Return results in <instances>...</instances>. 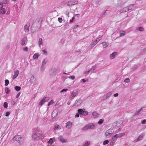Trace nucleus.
Masks as SVG:
<instances>
[{"mask_svg":"<svg viewBox=\"0 0 146 146\" xmlns=\"http://www.w3.org/2000/svg\"><path fill=\"white\" fill-rule=\"evenodd\" d=\"M6 11H7V13H8L7 14H9L10 11L9 9V8H8V9H7Z\"/></svg>","mask_w":146,"mask_h":146,"instance_id":"nucleus-62","label":"nucleus"},{"mask_svg":"<svg viewBox=\"0 0 146 146\" xmlns=\"http://www.w3.org/2000/svg\"><path fill=\"white\" fill-rule=\"evenodd\" d=\"M117 124V121H116L114 122L113 124V126H115L116 127V125Z\"/></svg>","mask_w":146,"mask_h":146,"instance_id":"nucleus-50","label":"nucleus"},{"mask_svg":"<svg viewBox=\"0 0 146 146\" xmlns=\"http://www.w3.org/2000/svg\"><path fill=\"white\" fill-rule=\"evenodd\" d=\"M4 107L5 108H6L8 107V104L6 102H5L3 104Z\"/></svg>","mask_w":146,"mask_h":146,"instance_id":"nucleus-43","label":"nucleus"},{"mask_svg":"<svg viewBox=\"0 0 146 146\" xmlns=\"http://www.w3.org/2000/svg\"><path fill=\"white\" fill-rule=\"evenodd\" d=\"M78 94V92L77 91H73L71 93V96L72 97H74L77 95Z\"/></svg>","mask_w":146,"mask_h":146,"instance_id":"nucleus-17","label":"nucleus"},{"mask_svg":"<svg viewBox=\"0 0 146 146\" xmlns=\"http://www.w3.org/2000/svg\"><path fill=\"white\" fill-rule=\"evenodd\" d=\"M68 90V89H64L60 91V93H61L63 92H66Z\"/></svg>","mask_w":146,"mask_h":146,"instance_id":"nucleus-45","label":"nucleus"},{"mask_svg":"<svg viewBox=\"0 0 146 146\" xmlns=\"http://www.w3.org/2000/svg\"><path fill=\"white\" fill-rule=\"evenodd\" d=\"M54 102L53 100H51L50 102H48V106H49L51 105Z\"/></svg>","mask_w":146,"mask_h":146,"instance_id":"nucleus-39","label":"nucleus"},{"mask_svg":"<svg viewBox=\"0 0 146 146\" xmlns=\"http://www.w3.org/2000/svg\"><path fill=\"white\" fill-rule=\"evenodd\" d=\"M125 33L124 31H122L120 32V36H124L125 35Z\"/></svg>","mask_w":146,"mask_h":146,"instance_id":"nucleus-32","label":"nucleus"},{"mask_svg":"<svg viewBox=\"0 0 146 146\" xmlns=\"http://www.w3.org/2000/svg\"><path fill=\"white\" fill-rule=\"evenodd\" d=\"M48 145L50 146L53 143V140L52 138H50L49 141L48 142Z\"/></svg>","mask_w":146,"mask_h":146,"instance_id":"nucleus-25","label":"nucleus"},{"mask_svg":"<svg viewBox=\"0 0 146 146\" xmlns=\"http://www.w3.org/2000/svg\"><path fill=\"white\" fill-rule=\"evenodd\" d=\"M79 114H80L79 113H77L75 115V117H79Z\"/></svg>","mask_w":146,"mask_h":146,"instance_id":"nucleus-59","label":"nucleus"},{"mask_svg":"<svg viewBox=\"0 0 146 146\" xmlns=\"http://www.w3.org/2000/svg\"><path fill=\"white\" fill-rule=\"evenodd\" d=\"M68 78L72 80H74L75 78V77L74 76H69Z\"/></svg>","mask_w":146,"mask_h":146,"instance_id":"nucleus-53","label":"nucleus"},{"mask_svg":"<svg viewBox=\"0 0 146 146\" xmlns=\"http://www.w3.org/2000/svg\"><path fill=\"white\" fill-rule=\"evenodd\" d=\"M49 99V98L48 97H44L43 99L41 100V101L39 103V105L42 106L44 102H47Z\"/></svg>","mask_w":146,"mask_h":146,"instance_id":"nucleus-7","label":"nucleus"},{"mask_svg":"<svg viewBox=\"0 0 146 146\" xmlns=\"http://www.w3.org/2000/svg\"><path fill=\"white\" fill-rule=\"evenodd\" d=\"M97 42H96V41H95L93 42L92 43V44H91V47H94L95 45L97 43Z\"/></svg>","mask_w":146,"mask_h":146,"instance_id":"nucleus-28","label":"nucleus"},{"mask_svg":"<svg viewBox=\"0 0 146 146\" xmlns=\"http://www.w3.org/2000/svg\"><path fill=\"white\" fill-rule=\"evenodd\" d=\"M122 123H123L121 122V123H120L119 121H117V124L116 125V127H120Z\"/></svg>","mask_w":146,"mask_h":146,"instance_id":"nucleus-36","label":"nucleus"},{"mask_svg":"<svg viewBox=\"0 0 146 146\" xmlns=\"http://www.w3.org/2000/svg\"><path fill=\"white\" fill-rule=\"evenodd\" d=\"M27 40V38L26 37H24L22 40V41L25 42Z\"/></svg>","mask_w":146,"mask_h":146,"instance_id":"nucleus-64","label":"nucleus"},{"mask_svg":"<svg viewBox=\"0 0 146 146\" xmlns=\"http://www.w3.org/2000/svg\"><path fill=\"white\" fill-rule=\"evenodd\" d=\"M19 73V71L18 70H17L15 72V74L13 75V79H15L18 76Z\"/></svg>","mask_w":146,"mask_h":146,"instance_id":"nucleus-16","label":"nucleus"},{"mask_svg":"<svg viewBox=\"0 0 146 146\" xmlns=\"http://www.w3.org/2000/svg\"><path fill=\"white\" fill-rule=\"evenodd\" d=\"M13 139L15 141H17L20 143L22 142L23 140L22 137L18 135H15Z\"/></svg>","mask_w":146,"mask_h":146,"instance_id":"nucleus-5","label":"nucleus"},{"mask_svg":"<svg viewBox=\"0 0 146 146\" xmlns=\"http://www.w3.org/2000/svg\"><path fill=\"white\" fill-rule=\"evenodd\" d=\"M90 143V141H87L85 142V143L84 144L83 146H88Z\"/></svg>","mask_w":146,"mask_h":146,"instance_id":"nucleus-34","label":"nucleus"},{"mask_svg":"<svg viewBox=\"0 0 146 146\" xmlns=\"http://www.w3.org/2000/svg\"><path fill=\"white\" fill-rule=\"evenodd\" d=\"M10 114V112L9 111L7 112L5 114V116L7 117Z\"/></svg>","mask_w":146,"mask_h":146,"instance_id":"nucleus-54","label":"nucleus"},{"mask_svg":"<svg viewBox=\"0 0 146 146\" xmlns=\"http://www.w3.org/2000/svg\"><path fill=\"white\" fill-rule=\"evenodd\" d=\"M25 44V42L21 40V44L22 45H24Z\"/></svg>","mask_w":146,"mask_h":146,"instance_id":"nucleus-60","label":"nucleus"},{"mask_svg":"<svg viewBox=\"0 0 146 146\" xmlns=\"http://www.w3.org/2000/svg\"><path fill=\"white\" fill-rule=\"evenodd\" d=\"M80 103V100H76L75 102V104H76V106H78L79 105Z\"/></svg>","mask_w":146,"mask_h":146,"instance_id":"nucleus-27","label":"nucleus"},{"mask_svg":"<svg viewBox=\"0 0 146 146\" xmlns=\"http://www.w3.org/2000/svg\"><path fill=\"white\" fill-rule=\"evenodd\" d=\"M35 80V78L34 76H32L31 77L29 81L31 84L33 83Z\"/></svg>","mask_w":146,"mask_h":146,"instance_id":"nucleus-19","label":"nucleus"},{"mask_svg":"<svg viewBox=\"0 0 146 146\" xmlns=\"http://www.w3.org/2000/svg\"><path fill=\"white\" fill-rule=\"evenodd\" d=\"M57 72V70L55 68H52L51 69L50 72V74L52 75H55Z\"/></svg>","mask_w":146,"mask_h":146,"instance_id":"nucleus-9","label":"nucleus"},{"mask_svg":"<svg viewBox=\"0 0 146 146\" xmlns=\"http://www.w3.org/2000/svg\"><path fill=\"white\" fill-rule=\"evenodd\" d=\"M15 89L17 91H18L20 90L21 88L20 87L16 86L15 87Z\"/></svg>","mask_w":146,"mask_h":146,"instance_id":"nucleus-29","label":"nucleus"},{"mask_svg":"<svg viewBox=\"0 0 146 146\" xmlns=\"http://www.w3.org/2000/svg\"><path fill=\"white\" fill-rule=\"evenodd\" d=\"M92 115L95 118L97 117L99 115V114L96 112H94L92 113Z\"/></svg>","mask_w":146,"mask_h":146,"instance_id":"nucleus-20","label":"nucleus"},{"mask_svg":"<svg viewBox=\"0 0 146 146\" xmlns=\"http://www.w3.org/2000/svg\"><path fill=\"white\" fill-rule=\"evenodd\" d=\"M106 11L103 14H101L100 16V17H99L100 18H102L104 17V16L106 15V14L107 13V11Z\"/></svg>","mask_w":146,"mask_h":146,"instance_id":"nucleus-33","label":"nucleus"},{"mask_svg":"<svg viewBox=\"0 0 146 146\" xmlns=\"http://www.w3.org/2000/svg\"><path fill=\"white\" fill-rule=\"evenodd\" d=\"M58 139L62 142L65 143L67 141V140L66 139H64L61 136H60L59 137Z\"/></svg>","mask_w":146,"mask_h":146,"instance_id":"nucleus-15","label":"nucleus"},{"mask_svg":"<svg viewBox=\"0 0 146 146\" xmlns=\"http://www.w3.org/2000/svg\"><path fill=\"white\" fill-rule=\"evenodd\" d=\"M78 112L80 115L84 116L88 115V112L85 110V109H79L78 110Z\"/></svg>","mask_w":146,"mask_h":146,"instance_id":"nucleus-4","label":"nucleus"},{"mask_svg":"<svg viewBox=\"0 0 146 146\" xmlns=\"http://www.w3.org/2000/svg\"><path fill=\"white\" fill-rule=\"evenodd\" d=\"M103 47L104 48L106 47L109 45V43L106 42H103L102 43Z\"/></svg>","mask_w":146,"mask_h":146,"instance_id":"nucleus-21","label":"nucleus"},{"mask_svg":"<svg viewBox=\"0 0 146 146\" xmlns=\"http://www.w3.org/2000/svg\"><path fill=\"white\" fill-rule=\"evenodd\" d=\"M3 7V4L1 3H0V8H2Z\"/></svg>","mask_w":146,"mask_h":146,"instance_id":"nucleus-61","label":"nucleus"},{"mask_svg":"<svg viewBox=\"0 0 146 146\" xmlns=\"http://www.w3.org/2000/svg\"><path fill=\"white\" fill-rule=\"evenodd\" d=\"M143 108H141L140 109H139L138 110H137V111H136L134 113V115H139V114L141 113L143 111Z\"/></svg>","mask_w":146,"mask_h":146,"instance_id":"nucleus-12","label":"nucleus"},{"mask_svg":"<svg viewBox=\"0 0 146 146\" xmlns=\"http://www.w3.org/2000/svg\"><path fill=\"white\" fill-rule=\"evenodd\" d=\"M30 25V24L29 23H27L26 25H25L24 28V31L26 33H27L29 31V28Z\"/></svg>","mask_w":146,"mask_h":146,"instance_id":"nucleus-10","label":"nucleus"},{"mask_svg":"<svg viewBox=\"0 0 146 146\" xmlns=\"http://www.w3.org/2000/svg\"><path fill=\"white\" fill-rule=\"evenodd\" d=\"M146 123V119H144L143 120V121L141 122V124H144Z\"/></svg>","mask_w":146,"mask_h":146,"instance_id":"nucleus-51","label":"nucleus"},{"mask_svg":"<svg viewBox=\"0 0 146 146\" xmlns=\"http://www.w3.org/2000/svg\"><path fill=\"white\" fill-rule=\"evenodd\" d=\"M2 2L3 3L7 4V3L8 1L7 0H3Z\"/></svg>","mask_w":146,"mask_h":146,"instance_id":"nucleus-47","label":"nucleus"},{"mask_svg":"<svg viewBox=\"0 0 146 146\" xmlns=\"http://www.w3.org/2000/svg\"><path fill=\"white\" fill-rule=\"evenodd\" d=\"M95 127V125L92 123H89L86 125L83 128V129L86 130L89 129H93Z\"/></svg>","mask_w":146,"mask_h":146,"instance_id":"nucleus-2","label":"nucleus"},{"mask_svg":"<svg viewBox=\"0 0 146 146\" xmlns=\"http://www.w3.org/2000/svg\"><path fill=\"white\" fill-rule=\"evenodd\" d=\"M104 121V120L103 119H100L99 121L98 122V123L99 125H100Z\"/></svg>","mask_w":146,"mask_h":146,"instance_id":"nucleus-30","label":"nucleus"},{"mask_svg":"<svg viewBox=\"0 0 146 146\" xmlns=\"http://www.w3.org/2000/svg\"><path fill=\"white\" fill-rule=\"evenodd\" d=\"M110 144L111 145L113 146L114 144V143L113 141H111L110 142Z\"/></svg>","mask_w":146,"mask_h":146,"instance_id":"nucleus-55","label":"nucleus"},{"mask_svg":"<svg viewBox=\"0 0 146 146\" xmlns=\"http://www.w3.org/2000/svg\"><path fill=\"white\" fill-rule=\"evenodd\" d=\"M109 143V141L108 140H106L103 143V144L104 145H106L107 144Z\"/></svg>","mask_w":146,"mask_h":146,"instance_id":"nucleus-42","label":"nucleus"},{"mask_svg":"<svg viewBox=\"0 0 146 146\" xmlns=\"http://www.w3.org/2000/svg\"><path fill=\"white\" fill-rule=\"evenodd\" d=\"M39 56V55L38 53L35 54L33 56V58L34 59H36Z\"/></svg>","mask_w":146,"mask_h":146,"instance_id":"nucleus-24","label":"nucleus"},{"mask_svg":"<svg viewBox=\"0 0 146 146\" xmlns=\"http://www.w3.org/2000/svg\"><path fill=\"white\" fill-rule=\"evenodd\" d=\"M42 51V52L44 54H46L47 53V52L46 51H45L44 50H43Z\"/></svg>","mask_w":146,"mask_h":146,"instance_id":"nucleus-63","label":"nucleus"},{"mask_svg":"<svg viewBox=\"0 0 146 146\" xmlns=\"http://www.w3.org/2000/svg\"><path fill=\"white\" fill-rule=\"evenodd\" d=\"M42 38H40L38 40V43L39 44V46L41 45V44H42Z\"/></svg>","mask_w":146,"mask_h":146,"instance_id":"nucleus-35","label":"nucleus"},{"mask_svg":"<svg viewBox=\"0 0 146 146\" xmlns=\"http://www.w3.org/2000/svg\"><path fill=\"white\" fill-rule=\"evenodd\" d=\"M5 86H7L9 84V81L7 80H5Z\"/></svg>","mask_w":146,"mask_h":146,"instance_id":"nucleus-40","label":"nucleus"},{"mask_svg":"<svg viewBox=\"0 0 146 146\" xmlns=\"http://www.w3.org/2000/svg\"><path fill=\"white\" fill-rule=\"evenodd\" d=\"M113 131L112 129H110L107 130L106 132L105 135L106 136L110 135L111 134L113 133Z\"/></svg>","mask_w":146,"mask_h":146,"instance_id":"nucleus-8","label":"nucleus"},{"mask_svg":"<svg viewBox=\"0 0 146 146\" xmlns=\"http://www.w3.org/2000/svg\"><path fill=\"white\" fill-rule=\"evenodd\" d=\"M10 92L9 89L7 88L6 87L5 88V92L7 94H8Z\"/></svg>","mask_w":146,"mask_h":146,"instance_id":"nucleus-31","label":"nucleus"},{"mask_svg":"<svg viewBox=\"0 0 146 146\" xmlns=\"http://www.w3.org/2000/svg\"><path fill=\"white\" fill-rule=\"evenodd\" d=\"M102 99L103 100H105L106 99H107L108 98L105 95H104L102 97Z\"/></svg>","mask_w":146,"mask_h":146,"instance_id":"nucleus-52","label":"nucleus"},{"mask_svg":"<svg viewBox=\"0 0 146 146\" xmlns=\"http://www.w3.org/2000/svg\"><path fill=\"white\" fill-rule=\"evenodd\" d=\"M143 28L142 27H140L138 28V30L140 31H143Z\"/></svg>","mask_w":146,"mask_h":146,"instance_id":"nucleus-56","label":"nucleus"},{"mask_svg":"<svg viewBox=\"0 0 146 146\" xmlns=\"http://www.w3.org/2000/svg\"><path fill=\"white\" fill-rule=\"evenodd\" d=\"M44 65H42L40 67V70L42 72L44 70Z\"/></svg>","mask_w":146,"mask_h":146,"instance_id":"nucleus-41","label":"nucleus"},{"mask_svg":"<svg viewBox=\"0 0 146 146\" xmlns=\"http://www.w3.org/2000/svg\"><path fill=\"white\" fill-rule=\"evenodd\" d=\"M133 5H130L127 7L128 11L132 10V9L133 7Z\"/></svg>","mask_w":146,"mask_h":146,"instance_id":"nucleus-37","label":"nucleus"},{"mask_svg":"<svg viewBox=\"0 0 146 146\" xmlns=\"http://www.w3.org/2000/svg\"><path fill=\"white\" fill-rule=\"evenodd\" d=\"M66 126L67 129H69L72 127V123L71 121H68L66 123Z\"/></svg>","mask_w":146,"mask_h":146,"instance_id":"nucleus-11","label":"nucleus"},{"mask_svg":"<svg viewBox=\"0 0 146 146\" xmlns=\"http://www.w3.org/2000/svg\"><path fill=\"white\" fill-rule=\"evenodd\" d=\"M146 52V48L144 49L141 52V54H144Z\"/></svg>","mask_w":146,"mask_h":146,"instance_id":"nucleus-48","label":"nucleus"},{"mask_svg":"<svg viewBox=\"0 0 146 146\" xmlns=\"http://www.w3.org/2000/svg\"><path fill=\"white\" fill-rule=\"evenodd\" d=\"M60 128V126L57 124L56 125L54 128V130H58V129H59Z\"/></svg>","mask_w":146,"mask_h":146,"instance_id":"nucleus-26","label":"nucleus"},{"mask_svg":"<svg viewBox=\"0 0 146 146\" xmlns=\"http://www.w3.org/2000/svg\"><path fill=\"white\" fill-rule=\"evenodd\" d=\"M75 19V18L74 17H72V19L70 20V22H72L74 21V20Z\"/></svg>","mask_w":146,"mask_h":146,"instance_id":"nucleus-57","label":"nucleus"},{"mask_svg":"<svg viewBox=\"0 0 146 146\" xmlns=\"http://www.w3.org/2000/svg\"><path fill=\"white\" fill-rule=\"evenodd\" d=\"M58 20L59 23H61L62 22V18L60 17L58 18Z\"/></svg>","mask_w":146,"mask_h":146,"instance_id":"nucleus-46","label":"nucleus"},{"mask_svg":"<svg viewBox=\"0 0 146 146\" xmlns=\"http://www.w3.org/2000/svg\"><path fill=\"white\" fill-rule=\"evenodd\" d=\"M117 52H113L111 54L110 56V58L111 59H113L114 58L115 56L117 55Z\"/></svg>","mask_w":146,"mask_h":146,"instance_id":"nucleus-14","label":"nucleus"},{"mask_svg":"<svg viewBox=\"0 0 146 146\" xmlns=\"http://www.w3.org/2000/svg\"><path fill=\"white\" fill-rule=\"evenodd\" d=\"M130 81V80L129 78H126L124 81L126 83H128Z\"/></svg>","mask_w":146,"mask_h":146,"instance_id":"nucleus-44","label":"nucleus"},{"mask_svg":"<svg viewBox=\"0 0 146 146\" xmlns=\"http://www.w3.org/2000/svg\"><path fill=\"white\" fill-rule=\"evenodd\" d=\"M6 12V10L4 8H2L0 10V13L1 14H4Z\"/></svg>","mask_w":146,"mask_h":146,"instance_id":"nucleus-23","label":"nucleus"},{"mask_svg":"<svg viewBox=\"0 0 146 146\" xmlns=\"http://www.w3.org/2000/svg\"><path fill=\"white\" fill-rule=\"evenodd\" d=\"M112 95V93L111 92H109L105 94L107 98L110 97Z\"/></svg>","mask_w":146,"mask_h":146,"instance_id":"nucleus-38","label":"nucleus"},{"mask_svg":"<svg viewBox=\"0 0 146 146\" xmlns=\"http://www.w3.org/2000/svg\"><path fill=\"white\" fill-rule=\"evenodd\" d=\"M78 3V2L77 1L73 0H70L68 2L67 5L69 6H71Z\"/></svg>","mask_w":146,"mask_h":146,"instance_id":"nucleus-6","label":"nucleus"},{"mask_svg":"<svg viewBox=\"0 0 146 146\" xmlns=\"http://www.w3.org/2000/svg\"><path fill=\"white\" fill-rule=\"evenodd\" d=\"M21 94L20 92H19L18 94H17L16 96V98H17L19 97V96Z\"/></svg>","mask_w":146,"mask_h":146,"instance_id":"nucleus-58","label":"nucleus"},{"mask_svg":"<svg viewBox=\"0 0 146 146\" xmlns=\"http://www.w3.org/2000/svg\"><path fill=\"white\" fill-rule=\"evenodd\" d=\"M125 135V133H124L117 134L113 135L111 139L113 141H115L116 140L117 138H121L123 136Z\"/></svg>","mask_w":146,"mask_h":146,"instance_id":"nucleus-3","label":"nucleus"},{"mask_svg":"<svg viewBox=\"0 0 146 146\" xmlns=\"http://www.w3.org/2000/svg\"><path fill=\"white\" fill-rule=\"evenodd\" d=\"M95 67L94 66H93L90 69V71H92V72H93L95 69Z\"/></svg>","mask_w":146,"mask_h":146,"instance_id":"nucleus-49","label":"nucleus"},{"mask_svg":"<svg viewBox=\"0 0 146 146\" xmlns=\"http://www.w3.org/2000/svg\"><path fill=\"white\" fill-rule=\"evenodd\" d=\"M128 11V9L127 8V7H125L123 8L119 12L120 13H122L123 12L127 11Z\"/></svg>","mask_w":146,"mask_h":146,"instance_id":"nucleus-18","label":"nucleus"},{"mask_svg":"<svg viewBox=\"0 0 146 146\" xmlns=\"http://www.w3.org/2000/svg\"><path fill=\"white\" fill-rule=\"evenodd\" d=\"M48 59L46 58L44 59L42 62V65H44L46 64L48 62Z\"/></svg>","mask_w":146,"mask_h":146,"instance_id":"nucleus-22","label":"nucleus"},{"mask_svg":"<svg viewBox=\"0 0 146 146\" xmlns=\"http://www.w3.org/2000/svg\"><path fill=\"white\" fill-rule=\"evenodd\" d=\"M143 137V135H139L138 137L136 139H135L134 140V142H138L140 140H141Z\"/></svg>","mask_w":146,"mask_h":146,"instance_id":"nucleus-13","label":"nucleus"},{"mask_svg":"<svg viewBox=\"0 0 146 146\" xmlns=\"http://www.w3.org/2000/svg\"><path fill=\"white\" fill-rule=\"evenodd\" d=\"M43 134L37 130L34 131L32 135V138L35 140H38L43 137Z\"/></svg>","mask_w":146,"mask_h":146,"instance_id":"nucleus-1","label":"nucleus"}]
</instances>
